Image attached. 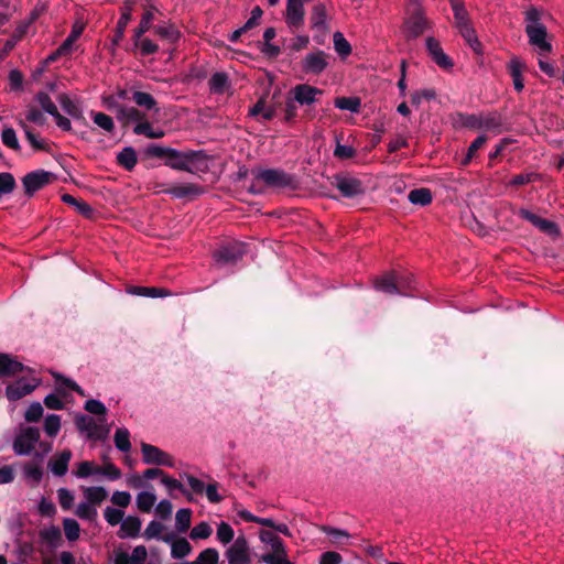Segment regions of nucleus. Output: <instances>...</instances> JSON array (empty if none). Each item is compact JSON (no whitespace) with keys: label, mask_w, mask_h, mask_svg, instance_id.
Segmentation results:
<instances>
[{"label":"nucleus","mask_w":564,"mask_h":564,"mask_svg":"<svg viewBox=\"0 0 564 564\" xmlns=\"http://www.w3.org/2000/svg\"><path fill=\"white\" fill-rule=\"evenodd\" d=\"M163 529L164 525L161 522L153 520L148 524L143 535L148 540L161 539L162 536L160 534L163 531Z\"/></svg>","instance_id":"nucleus-62"},{"label":"nucleus","mask_w":564,"mask_h":564,"mask_svg":"<svg viewBox=\"0 0 564 564\" xmlns=\"http://www.w3.org/2000/svg\"><path fill=\"white\" fill-rule=\"evenodd\" d=\"M219 553L214 547L205 549L193 564H218Z\"/></svg>","instance_id":"nucleus-52"},{"label":"nucleus","mask_w":564,"mask_h":564,"mask_svg":"<svg viewBox=\"0 0 564 564\" xmlns=\"http://www.w3.org/2000/svg\"><path fill=\"white\" fill-rule=\"evenodd\" d=\"M61 429V416L57 414H50L45 417L44 421V431L45 433L54 437L57 435Z\"/></svg>","instance_id":"nucleus-53"},{"label":"nucleus","mask_w":564,"mask_h":564,"mask_svg":"<svg viewBox=\"0 0 564 564\" xmlns=\"http://www.w3.org/2000/svg\"><path fill=\"white\" fill-rule=\"evenodd\" d=\"M311 24L313 29L317 30H324L326 28V8L323 3H317L313 7Z\"/></svg>","instance_id":"nucleus-37"},{"label":"nucleus","mask_w":564,"mask_h":564,"mask_svg":"<svg viewBox=\"0 0 564 564\" xmlns=\"http://www.w3.org/2000/svg\"><path fill=\"white\" fill-rule=\"evenodd\" d=\"M335 107L341 110H349L358 113L361 108V100L358 97H338L334 101Z\"/></svg>","instance_id":"nucleus-38"},{"label":"nucleus","mask_w":564,"mask_h":564,"mask_svg":"<svg viewBox=\"0 0 564 564\" xmlns=\"http://www.w3.org/2000/svg\"><path fill=\"white\" fill-rule=\"evenodd\" d=\"M518 215L523 220L531 223L534 227H536L543 234L550 236L553 239H557L561 236V229L558 225L552 220L544 219L535 215L525 208H520Z\"/></svg>","instance_id":"nucleus-5"},{"label":"nucleus","mask_w":564,"mask_h":564,"mask_svg":"<svg viewBox=\"0 0 564 564\" xmlns=\"http://www.w3.org/2000/svg\"><path fill=\"white\" fill-rule=\"evenodd\" d=\"M107 491L104 487H88L85 489V497L90 505H100L107 498Z\"/></svg>","instance_id":"nucleus-46"},{"label":"nucleus","mask_w":564,"mask_h":564,"mask_svg":"<svg viewBox=\"0 0 564 564\" xmlns=\"http://www.w3.org/2000/svg\"><path fill=\"white\" fill-rule=\"evenodd\" d=\"M161 540L171 543V556L173 558H183L192 551V546L185 538L175 539L173 533L162 535Z\"/></svg>","instance_id":"nucleus-16"},{"label":"nucleus","mask_w":564,"mask_h":564,"mask_svg":"<svg viewBox=\"0 0 564 564\" xmlns=\"http://www.w3.org/2000/svg\"><path fill=\"white\" fill-rule=\"evenodd\" d=\"M208 85L212 93L223 94L229 87L228 75L224 72H217L210 77Z\"/></svg>","instance_id":"nucleus-34"},{"label":"nucleus","mask_w":564,"mask_h":564,"mask_svg":"<svg viewBox=\"0 0 564 564\" xmlns=\"http://www.w3.org/2000/svg\"><path fill=\"white\" fill-rule=\"evenodd\" d=\"M43 415V406L40 402H33L25 411L24 419L28 422H37Z\"/></svg>","instance_id":"nucleus-61"},{"label":"nucleus","mask_w":564,"mask_h":564,"mask_svg":"<svg viewBox=\"0 0 564 564\" xmlns=\"http://www.w3.org/2000/svg\"><path fill=\"white\" fill-rule=\"evenodd\" d=\"M70 459V449H64L58 454L57 457L50 460L48 468L55 476H64L68 470V464Z\"/></svg>","instance_id":"nucleus-25"},{"label":"nucleus","mask_w":564,"mask_h":564,"mask_svg":"<svg viewBox=\"0 0 564 564\" xmlns=\"http://www.w3.org/2000/svg\"><path fill=\"white\" fill-rule=\"evenodd\" d=\"M212 532V527L207 522L202 521L192 529L189 536L193 540L207 539L210 536Z\"/></svg>","instance_id":"nucleus-55"},{"label":"nucleus","mask_w":564,"mask_h":564,"mask_svg":"<svg viewBox=\"0 0 564 564\" xmlns=\"http://www.w3.org/2000/svg\"><path fill=\"white\" fill-rule=\"evenodd\" d=\"M25 118H26V121L39 124V126H43L46 121V118L42 113V111L34 106L28 107Z\"/></svg>","instance_id":"nucleus-63"},{"label":"nucleus","mask_w":564,"mask_h":564,"mask_svg":"<svg viewBox=\"0 0 564 564\" xmlns=\"http://www.w3.org/2000/svg\"><path fill=\"white\" fill-rule=\"evenodd\" d=\"M58 102L62 109L73 119L80 121L84 124L87 123L86 118L83 113V109L75 101H73L68 95L61 94L58 96Z\"/></svg>","instance_id":"nucleus-24"},{"label":"nucleus","mask_w":564,"mask_h":564,"mask_svg":"<svg viewBox=\"0 0 564 564\" xmlns=\"http://www.w3.org/2000/svg\"><path fill=\"white\" fill-rule=\"evenodd\" d=\"M142 459L144 464L159 465V466H173V458L170 454L162 451L161 448L148 444H141Z\"/></svg>","instance_id":"nucleus-11"},{"label":"nucleus","mask_w":564,"mask_h":564,"mask_svg":"<svg viewBox=\"0 0 564 564\" xmlns=\"http://www.w3.org/2000/svg\"><path fill=\"white\" fill-rule=\"evenodd\" d=\"M334 40V48L340 55L341 57H347L351 54V45L349 42L344 37L343 33L337 31L334 33L333 36Z\"/></svg>","instance_id":"nucleus-43"},{"label":"nucleus","mask_w":564,"mask_h":564,"mask_svg":"<svg viewBox=\"0 0 564 564\" xmlns=\"http://www.w3.org/2000/svg\"><path fill=\"white\" fill-rule=\"evenodd\" d=\"M1 141L9 149H11V150H13L15 152H20L21 151V145L19 143L15 130L13 128L6 127L2 130Z\"/></svg>","instance_id":"nucleus-42"},{"label":"nucleus","mask_w":564,"mask_h":564,"mask_svg":"<svg viewBox=\"0 0 564 564\" xmlns=\"http://www.w3.org/2000/svg\"><path fill=\"white\" fill-rule=\"evenodd\" d=\"M130 4H131V2H128V1L126 2L127 8L121 13V17L119 18V20L117 22L115 35L112 39L113 45H118L122 41V39L124 37L126 28L132 19Z\"/></svg>","instance_id":"nucleus-29"},{"label":"nucleus","mask_w":564,"mask_h":564,"mask_svg":"<svg viewBox=\"0 0 564 564\" xmlns=\"http://www.w3.org/2000/svg\"><path fill=\"white\" fill-rule=\"evenodd\" d=\"M426 50L433 62L443 69H449L454 66L452 58L445 54L440 42L435 37L426 39Z\"/></svg>","instance_id":"nucleus-14"},{"label":"nucleus","mask_w":564,"mask_h":564,"mask_svg":"<svg viewBox=\"0 0 564 564\" xmlns=\"http://www.w3.org/2000/svg\"><path fill=\"white\" fill-rule=\"evenodd\" d=\"M141 520L138 517L129 516L122 520L118 536L124 538H137L141 530Z\"/></svg>","instance_id":"nucleus-26"},{"label":"nucleus","mask_w":564,"mask_h":564,"mask_svg":"<svg viewBox=\"0 0 564 564\" xmlns=\"http://www.w3.org/2000/svg\"><path fill=\"white\" fill-rule=\"evenodd\" d=\"M17 186H18V184H17L15 177L12 173L1 172L0 173V200L2 199V197L11 195L15 191Z\"/></svg>","instance_id":"nucleus-36"},{"label":"nucleus","mask_w":564,"mask_h":564,"mask_svg":"<svg viewBox=\"0 0 564 564\" xmlns=\"http://www.w3.org/2000/svg\"><path fill=\"white\" fill-rule=\"evenodd\" d=\"M35 100L39 102L43 111L50 113L51 116L54 113H57V107L51 99L47 93L45 91H39L35 95Z\"/></svg>","instance_id":"nucleus-51"},{"label":"nucleus","mask_w":564,"mask_h":564,"mask_svg":"<svg viewBox=\"0 0 564 564\" xmlns=\"http://www.w3.org/2000/svg\"><path fill=\"white\" fill-rule=\"evenodd\" d=\"M156 501L153 492L142 491L137 496V507L141 512H150Z\"/></svg>","instance_id":"nucleus-41"},{"label":"nucleus","mask_w":564,"mask_h":564,"mask_svg":"<svg viewBox=\"0 0 564 564\" xmlns=\"http://www.w3.org/2000/svg\"><path fill=\"white\" fill-rule=\"evenodd\" d=\"M296 100L293 96L289 95L285 101V108H284V121L285 122H294L297 117V107H296Z\"/></svg>","instance_id":"nucleus-58"},{"label":"nucleus","mask_w":564,"mask_h":564,"mask_svg":"<svg viewBox=\"0 0 564 564\" xmlns=\"http://www.w3.org/2000/svg\"><path fill=\"white\" fill-rule=\"evenodd\" d=\"M542 10L531 6L524 12L525 34L529 39V43L539 48L540 54H547L552 52V44L546 41L547 30L546 26L541 22Z\"/></svg>","instance_id":"nucleus-2"},{"label":"nucleus","mask_w":564,"mask_h":564,"mask_svg":"<svg viewBox=\"0 0 564 564\" xmlns=\"http://www.w3.org/2000/svg\"><path fill=\"white\" fill-rule=\"evenodd\" d=\"M204 187L194 183L181 184L167 189L166 193L176 198L197 197L204 194Z\"/></svg>","instance_id":"nucleus-22"},{"label":"nucleus","mask_w":564,"mask_h":564,"mask_svg":"<svg viewBox=\"0 0 564 564\" xmlns=\"http://www.w3.org/2000/svg\"><path fill=\"white\" fill-rule=\"evenodd\" d=\"M398 294L409 296L413 290V279L411 274L397 272Z\"/></svg>","instance_id":"nucleus-40"},{"label":"nucleus","mask_w":564,"mask_h":564,"mask_svg":"<svg viewBox=\"0 0 564 564\" xmlns=\"http://www.w3.org/2000/svg\"><path fill=\"white\" fill-rule=\"evenodd\" d=\"M91 117H93L94 123L97 124L102 130H105L107 132H112L115 130V123L110 116H108L104 112L91 111Z\"/></svg>","instance_id":"nucleus-50"},{"label":"nucleus","mask_w":564,"mask_h":564,"mask_svg":"<svg viewBox=\"0 0 564 564\" xmlns=\"http://www.w3.org/2000/svg\"><path fill=\"white\" fill-rule=\"evenodd\" d=\"M75 424L80 432H87V436L90 440L102 441L109 433V429L98 425L91 416L85 414L77 415Z\"/></svg>","instance_id":"nucleus-9"},{"label":"nucleus","mask_w":564,"mask_h":564,"mask_svg":"<svg viewBox=\"0 0 564 564\" xmlns=\"http://www.w3.org/2000/svg\"><path fill=\"white\" fill-rule=\"evenodd\" d=\"M192 510L188 508L180 509L175 516V527L180 533H185L191 528Z\"/></svg>","instance_id":"nucleus-39"},{"label":"nucleus","mask_w":564,"mask_h":564,"mask_svg":"<svg viewBox=\"0 0 564 564\" xmlns=\"http://www.w3.org/2000/svg\"><path fill=\"white\" fill-rule=\"evenodd\" d=\"M84 409L95 415H105L107 413V409L105 404L98 400L90 399L85 402Z\"/></svg>","instance_id":"nucleus-64"},{"label":"nucleus","mask_w":564,"mask_h":564,"mask_svg":"<svg viewBox=\"0 0 564 564\" xmlns=\"http://www.w3.org/2000/svg\"><path fill=\"white\" fill-rule=\"evenodd\" d=\"M245 248L240 243H230L215 250L213 258L219 265H232L242 259Z\"/></svg>","instance_id":"nucleus-7"},{"label":"nucleus","mask_w":564,"mask_h":564,"mask_svg":"<svg viewBox=\"0 0 564 564\" xmlns=\"http://www.w3.org/2000/svg\"><path fill=\"white\" fill-rule=\"evenodd\" d=\"M539 177H540V175L538 173H534V172L520 173V174L514 175L511 178L510 185H512V186H522V185H525V184L533 183V182L538 181Z\"/></svg>","instance_id":"nucleus-60"},{"label":"nucleus","mask_w":564,"mask_h":564,"mask_svg":"<svg viewBox=\"0 0 564 564\" xmlns=\"http://www.w3.org/2000/svg\"><path fill=\"white\" fill-rule=\"evenodd\" d=\"M427 20L420 11L414 12L406 21V36L416 39L424 33L427 28Z\"/></svg>","instance_id":"nucleus-20"},{"label":"nucleus","mask_w":564,"mask_h":564,"mask_svg":"<svg viewBox=\"0 0 564 564\" xmlns=\"http://www.w3.org/2000/svg\"><path fill=\"white\" fill-rule=\"evenodd\" d=\"M133 133L138 135H144L149 139H161L165 135L163 129H153L149 121H142L135 124Z\"/></svg>","instance_id":"nucleus-33"},{"label":"nucleus","mask_w":564,"mask_h":564,"mask_svg":"<svg viewBox=\"0 0 564 564\" xmlns=\"http://www.w3.org/2000/svg\"><path fill=\"white\" fill-rule=\"evenodd\" d=\"M154 31L160 37L169 41L170 43H175L181 35L180 31L176 30L173 25L155 26Z\"/></svg>","instance_id":"nucleus-54"},{"label":"nucleus","mask_w":564,"mask_h":564,"mask_svg":"<svg viewBox=\"0 0 564 564\" xmlns=\"http://www.w3.org/2000/svg\"><path fill=\"white\" fill-rule=\"evenodd\" d=\"M228 564H250L249 545L245 535H239L226 551Z\"/></svg>","instance_id":"nucleus-13"},{"label":"nucleus","mask_w":564,"mask_h":564,"mask_svg":"<svg viewBox=\"0 0 564 564\" xmlns=\"http://www.w3.org/2000/svg\"><path fill=\"white\" fill-rule=\"evenodd\" d=\"M110 106L117 110V118L124 123L129 121H138V123L144 121L145 113L135 107H127L113 101L110 102Z\"/></svg>","instance_id":"nucleus-19"},{"label":"nucleus","mask_w":564,"mask_h":564,"mask_svg":"<svg viewBox=\"0 0 564 564\" xmlns=\"http://www.w3.org/2000/svg\"><path fill=\"white\" fill-rule=\"evenodd\" d=\"M40 442V431L37 427H25L13 441V451L17 455H29L34 445Z\"/></svg>","instance_id":"nucleus-6"},{"label":"nucleus","mask_w":564,"mask_h":564,"mask_svg":"<svg viewBox=\"0 0 564 564\" xmlns=\"http://www.w3.org/2000/svg\"><path fill=\"white\" fill-rule=\"evenodd\" d=\"M40 539L47 543L50 547L56 549L63 543L62 531L56 525L43 529L39 533Z\"/></svg>","instance_id":"nucleus-30"},{"label":"nucleus","mask_w":564,"mask_h":564,"mask_svg":"<svg viewBox=\"0 0 564 564\" xmlns=\"http://www.w3.org/2000/svg\"><path fill=\"white\" fill-rule=\"evenodd\" d=\"M304 6L301 0H286L285 21L289 26L299 29L304 23Z\"/></svg>","instance_id":"nucleus-15"},{"label":"nucleus","mask_w":564,"mask_h":564,"mask_svg":"<svg viewBox=\"0 0 564 564\" xmlns=\"http://www.w3.org/2000/svg\"><path fill=\"white\" fill-rule=\"evenodd\" d=\"M289 95L293 96L300 106L310 107L318 101L323 90L308 84H299L290 90Z\"/></svg>","instance_id":"nucleus-10"},{"label":"nucleus","mask_w":564,"mask_h":564,"mask_svg":"<svg viewBox=\"0 0 564 564\" xmlns=\"http://www.w3.org/2000/svg\"><path fill=\"white\" fill-rule=\"evenodd\" d=\"M63 528L66 535V539L70 542L78 540L80 534L79 523L70 518H65L63 520Z\"/></svg>","instance_id":"nucleus-47"},{"label":"nucleus","mask_w":564,"mask_h":564,"mask_svg":"<svg viewBox=\"0 0 564 564\" xmlns=\"http://www.w3.org/2000/svg\"><path fill=\"white\" fill-rule=\"evenodd\" d=\"M234 535H235V532H234L232 528L227 522L223 521L218 524L217 539L223 544H228L229 542H231L234 539Z\"/></svg>","instance_id":"nucleus-57"},{"label":"nucleus","mask_w":564,"mask_h":564,"mask_svg":"<svg viewBox=\"0 0 564 564\" xmlns=\"http://www.w3.org/2000/svg\"><path fill=\"white\" fill-rule=\"evenodd\" d=\"M376 290L386 294H398L397 271L387 272L375 280Z\"/></svg>","instance_id":"nucleus-23"},{"label":"nucleus","mask_w":564,"mask_h":564,"mask_svg":"<svg viewBox=\"0 0 564 564\" xmlns=\"http://www.w3.org/2000/svg\"><path fill=\"white\" fill-rule=\"evenodd\" d=\"M51 376L55 379L56 383H61L69 390L76 392L80 397H85V391L74 380L63 376L57 371L50 370Z\"/></svg>","instance_id":"nucleus-45"},{"label":"nucleus","mask_w":564,"mask_h":564,"mask_svg":"<svg viewBox=\"0 0 564 564\" xmlns=\"http://www.w3.org/2000/svg\"><path fill=\"white\" fill-rule=\"evenodd\" d=\"M488 138L485 134L478 135L468 147L465 158L462 160L463 165H468L475 158L477 151L481 149L487 142Z\"/></svg>","instance_id":"nucleus-44"},{"label":"nucleus","mask_w":564,"mask_h":564,"mask_svg":"<svg viewBox=\"0 0 564 564\" xmlns=\"http://www.w3.org/2000/svg\"><path fill=\"white\" fill-rule=\"evenodd\" d=\"M37 383H29L23 379L15 381L14 383L8 384L6 388V395L10 401H18L23 397L32 393Z\"/></svg>","instance_id":"nucleus-17"},{"label":"nucleus","mask_w":564,"mask_h":564,"mask_svg":"<svg viewBox=\"0 0 564 564\" xmlns=\"http://www.w3.org/2000/svg\"><path fill=\"white\" fill-rule=\"evenodd\" d=\"M25 370V366L9 354L0 352V377H13Z\"/></svg>","instance_id":"nucleus-18"},{"label":"nucleus","mask_w":564,"mask_h":564,"mask_svg":"<svg viewBox=\"0 0 564 564\" xmlns=\"http://www.w3.org/2000/svg\"><path fill=\"white\" fill-rule=\"evenodd\" d=\"M127 292L132 295L144 296V297H164L171 294L167 289L155 288V286H138L131 285L127 289Z\"/></svg>","instance_id":"nucleus-27"},{"label":"nucleus","mask_w":564,"mask_h":564,"mask_svg":"<svg viewBox=\"0 0 564 564\" xmlns=\"http://www.w3.org/2000/svg\"><path fill=\"white\" fill-rule=\"evenodd\" d=\"M408 199L414 205L426 206L432 203L433 196L430 188L420 187L412 189L408 195Z\"/></svg>","instance_id":"nucleus-32"},{"label":"nucleus","mask_w":564,"mask_h":564,"mask_svg":"<svg viewBox=\"0 0 564 564\" xmlns=\"http://www.w3.org/2000/svg\"><path fill=\"white\" fill-rule=\"evenodd\" d=\"M481 129L488 131H500V127L502 124L501 117L498 113H489L486 116H480Z\"/></svg>","instance_id":"nucleus-48"},{"label":"nucleus","mask_w":564,"mask_h":564,"mask_svg":"<svg viewBox=\"0 0 564 564\" xmlns=\"http://www.w3.org/2000/svg\"><path fill=\"white\" fill-rule=\"evenodd\" d=\"M54 174L45 170H35L26 173L22 178V186L24 195L28 197L34 196V194L43 189L46 185L52 183Z\"/></svg>","instance_id":"nucleus-4"},{"label":"nucleus","mask_w":564,"mask_h":564,"mask_svg":"<svg viewBox=\"0 0 564 564\" xmlns=\"http://www.w3.org/2000/svg\"><path fill=\"white\" fill-rule=\"evenodd\" d=\"M131 99L141 108H144L147 110L154 109L156 112L159 111V108L156 107V100L149 93L135 90L133 91Z\"/></svg>","instance_id":"nucleus-35"},{"label":"nucleus","mask_w":564,"mask_h":564,"mask_svg":"<svg viewBox=\"0 0 564 564\" xmlns=\"http://www.w3.org/2000/svg\"><path fill=\"white\" fill-rule=\"evenodd\" d=\"M96 474H101L110 480H117L121 477V470L112 463H107L102 467H96Z\"/></svg>","instance_id":"nucleus-59"},{"label":"nucleus","mask_w":564,"mask_h":564,"mask_svg":"<svg viewBox=\"0 0 564 564\" xmlns=\"http://www.w3.org/2000/svg\"><path fill=\"white\" fill-rule=\"evenodd\" d=\"M156 10H158L156 7H154L153 4H150L148 10L143 13L138 28L134 30V35H133L134 45H138L140 37H142L143 34L147 33L151 29L152 21L154 19L153 12Z\"/></svg>","instance_id":"nucleus-28"},{"label":"nucleus","mask_w":564,"mask_h":564,"mask_svg":"<svg viewBox=\"0 0 564 564\" xmlns=\"http://www.w3.org/2000/svg\"><path fill=\"white\" fill-rule=\"evenodd\" d=\"M252 174L256 175L258 182L268 188L274 189H296L299 187V181L295 175L286 173L281 169H258L252 170Z\"/></svg>","instance_id":"nucleus-3"},{"label":"nucleus","mask_w":564,"mask_h":564,"mask_svg":"<svg viewBox=\"0 0 564 564\" xmlns=\"http://www.w3.org/2000/svg\"><path fill=\"white\" fill-rule=\"evenodd\" d=\"M145 158L164 160V165L188 173L205 172L208 169V155L203 150L178 151L170 147L150 144L144 150Z\"/></svg>","instance_id":"nucleus-1"},{"label":"nucleus","mask_w":564,"mask_h":564,"mask_svg":"<svg viewBox=\"0 0 564 564\" xmlns=\"http://www.w3.org/2000/svg\"><path fill=\"white\" fill-rule=\"evenodd\" d=\"M117 163L126 171L131 172L138 163L137 152L132 147L123 148L117 154Z\"/></svg>","instance_id":"nucleus-31"},{"label":"nucleus","mask_w":564,"mask_h":564,"mask_svg":"<svg viewBox=\"0 0 564 564\" xmlns=\"http://www.w3.org/2000/svg\"><path fill=\"white\" fill-rule=\"evenodd\" d=\"M335 186L341 193V195L347 198H355L365 193V186L362 182L356 177L347 175H336Z\"/></svg>","instance_id":"nucleus-12"},{"label":"nucleus","mask_w":564,"mask_h":564,"mask_svg":"<svg viewBox=\"0 0 564 564\" xmlns=\"http://www.w3.org/2000/svg\"><path fill=\"white\" fill-rule=\"evenodd\" d=\"M104 517L106 519V521L110 524V525H117L119 523H122V520H123V517H124V512L120 509H116V508H112V507H107L105 510H104Z\"/></svg>","instance_id":"nucleus-56"},{"label":"nucleus","mask_w":564,"mask_h":564,"mask_svg":"<svg viewBox=\"0 0 564 564\" xmlns=\"http://www.w3.org/2000/svg\"><path fill=\"white\" fill-rule=\"evenodd\" d=\"M116 447L121 452H129L131 448L130 433L127 429H118L115 433Z\"/></svg>","instance_id":"nucleus-49"},{"label":"nucleus","mask_w":564,"mask_h":564,"mask_svg":"<svg viewBox=\"0 0 564 564\" xmlns=\"http://www.w3.org/2000/svg\"><path fill=\"white\" fill-rule=\"evenodd\" d=\"M275 35L276 32L274 28L265 29L263 32V42L259 44L261 53L268 58H276L281 54V47L271 43Z\"/></svg>","instance_id":"nucleus-21"},{"label":"nucleus","mask_w":564,"mask_h":564,"mask_svg":"<svg viewBox=\"0 0 564 564\" xmlns=\"http://www.w3.org/2000/svg\"><path fill=\"white\" fill-rule=\"evenodd\" d=\"M328 55L317 50L308 53L301 62V69L305 74L319 75L328 67Z\"/></svg>","instance_id":"nucleus-8"}]
</instances>
